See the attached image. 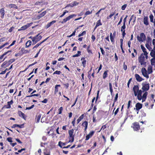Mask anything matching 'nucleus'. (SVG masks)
<instances>
[{
	"instance_id": "nucleus-40",
	"label": "nucleus",
	"mask_w": 155,
	"mask_h": 155,
	"mask_svg": "<svg viewBox=\"0 0 155 155\" xmlns=\"http://www.w3.org/2000/svg\"><path fill=\"white\" fill-rule=\"evenodd\" d=\"M109 87L110 91V92L111 94L112 95V94L113 90L112 89V84L110 83H109Z\"/></svg>"
},
{
	"instance_id": "nucleus-33",
	"label": "nucleus",
	"mask_w": 155,
	"mask_h": 155,
	"mask_svg": "<svg viewBox=\"0 0 155 155\" xmlns=\"http://www.w3.org/2000/svg\"><path fill=\"white\" fill-rule=\"evenodd\" d=\"M32 44V42L30 40L28 41L25 44V46L26 48H28Z\"/></svg>"
},
{
	"instance_id": "nucleus-38",
	"label": "nucleus",
	"mask_w": 155,
	"mask_h": 155,
	"mask_svg": "<svg viewBox=\"0 0 155 155\" xmlns=\"http://www.w3.org/2000/svg\"><path fill=\"white\" fill-rule=\"evenodd\" d=\"M1 13L2 15L1 17L2 18H3L5 15V10L4 8H2L1 9Z\"/></svg>"
},
{
	"instance_id": "nucleus-11",
	"label": "nucleus",
	"mask_w": 155,
	"mask_h": 155,
	"mask_svg": "<svg viewBox=\"0 0 155 155\" xmlns=\"http://www.w3.org/2000/svg\"><path fill=\"white\" fill-rule=\"evenodd\" d=\"M132 90L134 91V95L136 96L137 94V93L139 90V87L138 85H134L132 89Z\"/></svg>"
},
{
	"instance_id": "nucleus-48",
	"label": "nucleus",
	"mask_w": 155,
	"mask_h": 155,
	"mask_svg": "<svg viewBox=\"0 0 155 155\" xmlns=\"http://www.w3.org/2000/svg\"><path fill=\"white\" fill-rule=\"evenodd\" d=\"M118 93H117L116 94L115 96L114 101V102H116L117 101V98H118Z\"/></svg>"
},
{
	"instance_id": "nucleus-31",
	"label": "nucleus",
	"mask_w": 155,
	"mask_h": 155,
	"mask_svg": "<svg viewBox=\"0 0 155 155\" xmlns=\"http://www.w3.org/2000/svg\"><path fill=\"white\" fill-rule=\"evenodd\" d=\"M84 114L81 115L77 120V124H78L84 118Z\"/></svg>"
},
{
	"instance_id": "nucleus-2",
	"label": "nucleus",
	"mask_w": 155,
	"mask_h": 155,
	"mask_svg": "<svg viewBox=\"0 0 155 155\" xmlns=\"http://www.w3.org/2000/svg\"><path fill=\"white\" fill-rule=\"evenodd\" d=\"M68 133L69 135V141L70 142H73L74 140V137L75 135V133H74V129L69 130L68 131Z\"/></svg>"
},
{
	"instance_id": "nucleus-7",
	"label": "nucleus",
	"mask_w": 155,
	"mask_h": 155,
	"mask_svg": "<svg viewBox=\"0 0 155 155\" xmlns=\"http://www.w3.org/2000/svg\"><path fill=\"white\" fill-rule=\"evenodd\" d=\"M76 16V15L75 14L71 15L68 16L66 18L64 19L61 22V23L62 24H64L67 21L69 20L71 18H72L73 17L75 16Z\"/></svg>"
},
{
	"instance_id": "nucleus-13",
	"label": "nucleus",
	"mask_w": 155,
	"mask_h": 155,
	"mask_svg": "<svg viewBox=\"0 0 155 155\" xmlns=\"http://www.w3.org/2000/svg\"><path fill=\"white\" fill-rule=\"evenodd\" d=\"M12 51H6L5 52L4 54H3L0 57V63H1L2 61L4 60L6 58V57H5V58L3 59L4 56L6 54H7L8 53L10 52H11Z\"/></svg>"
},
{
	"instance_id": "nucleus-28",
	"label": "nucleus",
	"mask_w": 155,
	"mask_h": 155,
	"mask_svg": "<svg viewBox=\"0 0 155 155\" xmlns=\"http://www.w3.org/2000/svg\"><path fill=\"white\" fill-rule=\"evenodd\" d=\"M60 84H57L55 86L54 88V94H56L58 91V87H60Z\"/></svg>"
},
{
	"instance_id": "nucleus-64",
	"label": "nucleus",
	"mask_w": 155,
	"mask_h": 155,
	"mask_svg": "<svg viewBox=\"0 0 155 155\" xmlns=\"http://www.w3.org/2000/svg\"><path fill=\"white\" fill-rule=\"evenodd\" d=\"M72 3L73 5H74V6H76L79 4V3L77 2L76 1H74Z\"/></svg>"
},
{
	"instance_id": "nucleus-32",
	"label": "nucleus",
	"mask_w": 155,
	"mask_h": 155,
	"mask_svg": "<svg viewBox=\"0 0 155 155\" xmlns=\"http://www.w3.org/2000/svg\"><path fill=\"white\" fill-rule=\"evenodd\" d=\"M108 70H106L104 71V72L103 75V78L104 79H105V78H106L107 77L108 75Z\"/></svg>"
},
{
	"instance_id": "nucleus-12",
	"label": "nucleus",
	"mask_w": 155,
	"mask_h": 155,
	"mask_svg": "<svg viewBox=\"0 0 155 155\" xmlns=\"http://www.w3.org/2000/svg\"><path fill=\"white\" fill-rule=\"evenodd\" d=\"M18 114L20 117L23 118L25 120H26L27 116L22 111L20 110H18Z\"/></svg>"
},
{
	"instance_id": "nucleus-42",
	"label": "nucleus",
	"mask_w": 155,
	"mask_h": 155,
	"mask_svg": "<svg viewBox=\"0 0 155 155\" xmlns=\"http://www.w3.org/2000/svg\"><path fill=\"white\" fill-rule=\"evenodd\" d=\"M11 8H17V7L16 5L14 4H10L8 5Z\"/></svg>"
},
{
	"instance_id": "nucleus-62",
	"label": "nucleus",
	"mask_w": 155,
	"mask_h": 155,
	"mask_svg": "<svg viewBox=\"0 0 155 155\" xmlns=\"http://www.w3.org/2000/svg\"><path fill=\"white\" fill-rule=\"evenodd\" d=\"M100 49L101 50V53L102 54L104 55L105 54V51H104V50H103V48H102V47H100Z\"/></svg>"
},
{
	"instance_id": "nucleus-46",
	"label": "nucleus",
	"mask_w": 155,
	"mask_h": 155,
	"mask_svg": "<svg viewBox=\"0 0 155 155\" xmlns=\"http://www.w3.org/2000/svg\"><path fill=\"white\" fill-rule=\"evenodd\" d=\"M146 47L150 51L152 48L150 47V46L149 45L148 43H146L145 45Z\"/></svg>"
},
{
	"instance_id": "nucleus-15",
	"label": "nucleus",
	"mask_w": 155,
	"mask_h": 155,
	"mask_svg": "<svg viewBox=\"0 0 155 155\" xmlns=\"http://www.w3.org/2000/svg\"><path fill=\"white\" fill-rule=\"evenodd\" d=\"M148 19V18L147 16H144L143 19V22L144 24L146 26H147L149 24Z\"/></svg>"
},
{
	"instance_id": "nucleus-61",
	"label": "nucleus",
	"mask_w": 155,
	"mask_h": 155,
	"mask_svg": "<svg viewBox=\"0 0 155 155\" xmlns=\"http://www.w3.org/2000/svg\"><path fill=\"white\" fill-rule=\"evenodd\" d=\"M63 84L66 89L68 88L69 85L68 83H67L66 84Z\"/></svg>"
},
{
	"instance_id": "nucleus-1",
	"label": "nucleus",
	"mask_w": 155,
	"mask_h": 155,
	"mask_svg": "<svg viewBox=\"0 0 155 155\" xmlns=\"http://www.w3.org/2000/svg\"><path fill=\"white\" fill-rule=\"evenodd\" d=\"M140 47L143 53H142L138 58V61L141 65L145 67L146 66L147 62L145 61V59H148V53L146 51V49L144 46L141 45Z\"/></svg>"
},
{
	"instance_id": "nucleus-24",
	"label": "nucleus",
	"mask_w": 155,
	"mask_h": 155,
	"mask_svg": "<svg viewBox=\"0 0 155 155\" xmlns=\"http://www.w3.org/2000/svg\"><path fill=\"white\" fill-rule=\"evenodd\" d=\"M13 102L12 100H11L10 101H8L7 103V105H5V107L7 108H11V104H12Z\"/></svg>"
},
{
	"instance_id": "nucleus-35",
	"label": "nucleus",
	"mask_w": 155,
	"mask_h": 155,
	"mask_svg": "<svg viewBox=\"0 0 155 155\" xmlns=\"http://www.w3.org/2000/svg\"><path fill=\"white\" fill-rule=\"evenodd\" d=\"M110 39L111 42L113 43H114V38H115V37L113 36V35L111 33H110Z\"/></svg>"
},
{
	"instance_id": "nucleus-44",
	"label": "nucleus",
	"mask_w": 155,
	"mask_h": 155,
	"mask_svg": "<svg viewBox=\"0 0 155 155\" xmlns=\"http://www.w3.org/2000/svg\"><path fill=\"white\" fill-rule=\"evenodd\" d=\"M149 17L150 19V21L151 22H153L154 21L153 18L154 17L153 15L152 14H150V15Z\"/></svg>"
},
{
	"instance_id": "nucleus-52",
	"label": "nucleus",
	"mask_w": 155,
	"mask_h": 155,
	"mask_svg": "<svg viewBox=\"0 0 155 155\" xmlns=\"http://www.w3.org/2000/svg\"><path fill=\"white\" fill-rule=\"evenodd\" d=\"M127 6V4H125L122 5L121 7V9L123 10H124Z\"/></svg>"
},
{
	"instance_id": "nucleus-53",
	"label": "nucleus",
	"mask_w": 155,
	"mask_h": 155,
	"mask_svg": "<svg viewBox=\"0 0 155 155\" xmlns=\"http://www.w3.org/2000/svg\"><path fill=\"white\" fill-rule=\"evenodd\" d=\"M126 25H123V26L121 27V31H123V30H125V29L126 28Z\"/></svg>"
},
{
	"instance_id": "nucleus-8",
	"label": "nucleus",
	"mask_w": 155,
	"mask_h": 155,
	"mask_svg": "<svg viewBox=\"0 0 155 155\" xmlns=\"http://www.w3.org/2000/svg\"><path fill=\"white\" fill-rule=\"evenodd\" d=\"M134 130L135 131H137L140 129V126L139 124L137 122H134L132 126Z\"/></svg>"
},
{
	"instance_id": "nucleus-57",
	"label": "nucleus",
	"mask_w": 155,
	"mask_h": 155,
	"mask_svg": "<svg viewBox=\"0 0 155 155\" xmlns=\"http://www.w3.org/2000/svg\"><path fill=\"white\" fill-rule=\"evenodd\" d=\"M100 92V91L98 90L97 91V95L96 98V100H95V102H96L97 101L98 98H99V94Z\"/></svg>"
},
{
	"instance_id": "nucleus-60",
	"label": "nucleus",
	"mask_w": 155,
	"mask_h": 155,
	"mask_svg": "<svg viewBox=\"0 0 155 155\" xmlns=\"http://www.w3.org/2000/svg\"><path fill=\"white\" fill-rule=\"evenodd\" d=\"M22 53H21L20 52H19V53H18L15 54V56L16 57H18V56H21V55H22Z\"/></svg>"
},
{
	"instance_id": "nucleus-9",
	"label": "nucleus",
	"mask_w": 155,
	"mask_h": 155,
	"mask_svg": "<svg viewBox=\"0 0 155 155\" xmlns=\"http://www.w3.org/2000/svg\"><path fill=\"white\" fill-rule=\"evenodd\" d=\"M95 131L93 130L90 131L88 134L86 136V138L85 140L87 141L89 140L94 135Z\"/></svg>"
},
{
	"instance_id": "nucleus-63",
	"label": "nucleus",
	"mask_w": 155,
	"mask_h": 155,
	"mask_svg": "<svg viewBox=\"0 0 155 155\" xmlns=\"http://www.w3.org/2000/svg\"><path fill=\"white\" fill-rule=\"evenodd\" d=\"M122 38H124L125 35L126 34L125 32V30H123V31H122Z\"/></svg>"
},
{
	"instance_id": "nucleus-25",
	"label": "nucleus",
	"mask_w": 155,
	"mask_h": 155,
	"mask_svg": "<svg viewBox=\"0 0 155 155\" xmlns=\"http://www.w3.org/2000/svg\"><path fill=\"white\" fill-rule=\"evenodd\" d=\"M148 74H150L153 72L152 66L150 65H149L147 69Z\"/></svg>"
},
{
	"instance_id": "nucleus-58",
	"label": "nucleus",
	"mask_w": 155,
	"mask_h": 155,
	"mask_svg": "<svg viewBox=\"0 0 155 155\" xmlns=\"http://www.w3.org/2000/svg\"><path fill=\"white\" fill-rule=\"evenodd\" d=\"M152 41V38L150 37H147V42H151Z\"/></svg>"
},
{
	"instance_id": "nucleus-47",
	"label": "nucleus",
	"mask_w": 155,
	"mask_h": 155,
	"mask_svg": "<svg viewBox=\"0 0 155 155\" xmlns=\"http://www.w3.org/2000/svg\"><path fill=\"white\" fill-rule=\"evenodd\" d=\"M154 95L153 94H151V101H152V103H154L155 102V100L154 99Z\"/></svg>"
},
{
	"instance_id": "nucleus-27",
	"label": "nucleus",
	"mask_w": 155,
	"mask_h": 155,
	"mask_svg": "<svg viewBox=\"0 0 155 155\" xmlns=\"http://www.w3.org/2000/svg\"><path fill=\"white\" fill-rule=\"evenodd\" d=\"M151 66H154L155 70V58H151L150 60Z\"/></svg>"
},
{
	"instance_id": "nucleus-59",
	"label": "nucleus",
	"mask_w": 155,
	"mask_h": 155,
	"mask_svg": "<svg viewBox=\"0 0 155 155\" xmlns=\"http://www.w3.org/2000/svg\"><path fill=\"white\" fill-rule=\"evenodd\" d=\"M131 102V101L130 100L128 102L127 107L128 109H129L130 107H132V106H130Z\"/></svg>"
},
{
	"instance_id": "nucleus-41",
	"label": "nucleus",
	"mask_w": 155,
	"mask_h": 155,
	"mask_svg": "<svg viewBox=\"0 0 155 155\" xmlns=\"http://www.w3.org/2000/svg\"><path fill=\"white\" fill-rule=\"evenodd\" d=\"M63 110V108L62 107H61L58 109V114H62Z\"/></svg>"
},
{
	"instance_id": "nucleus-21",
	"label": "nucleus",
	"mask_w": 155,
	"mask_h": 155,
	"mask_svg": "<svg viewBox=\"0 0 155 155\" xmlns=\"http://www.w3.org/2000/svg\"><path fill=\"white\" fill-rule=\"evenodd\" d=\"M41 114H38L36 116L35 121L37 123L39 122L41 117Z\"/></svg>"
},
{
	"instance_id": "nucleus-39",
	"label": "nucleus",
	"mask_w": 155,
	"mask_h": 155,
	"mask_svg": "<svg viewBox=\"0 0 155 155\" xmlns=\"http://www.w3.org/2000/svg\"><path fill=\"white\" fill-rule=\"evenodd\" d=\"M34 65L35 64H34V63L29 64L28 66H27V68H26L24 70L20 71V73H21V72H23L25 71L28 69V68L29 67H30L31 66H32Z\"/></svg>"
},
{
	"instance_id": "nucleus-56",
	"label": "nucleus",
	"mask_w": 155,
	"mask_h": 155,
	"mask_svg": "<svg viewBox=\"0 0 155 155\" xmlns=\"http://www.w3.org/2000/svg\"><path fill=\"white\" fill-rule=\"evenodd\" d=\"M123 68L125 70H127V65H126L125 64V62H124V63H123Z\"/></svg>"
},
{
	"instance_id": "nucleus-55",
	"label": "nucleus",
	"mask_w": 155,
	"mask_h": 155,
	"mask_svg": "<svg viewBox=\"0 0 155 155\" xmlns=\"http://www.w3.org/2000/svg\"><path fill=\"white\" fill-rule=\"evenodd\" d=\"M92 11H87L85 13V16H86L87 15H89L92 14Z\"/></svg>"
},
{
	"instance_id": "nucleus-54",
	"label": "nucleus",
	"mask_w": 155,
	"mask_h": 155,
	"mask_svg": "<svg viewBox=\"0 0 155 155\" xmlns=\"http://www.w3.org/2000/svg\"><path fill=\"white\" fill-rule=\"evenodd\" d=\"M7 140L9 143H12V138L11 137H9L7 138Z\"/></svg>"
},
{
	"instance_id": "nucleus-16",
	"label": "nucleus",
	"mask_w": 155,
	"mask_h": 155,
	"mask_svg": "<svg viewBox=\"0 0 155 155\" xmlns=\"http://www.w3.org/2000/svg\"><path fill=\"white\" fill-rule=\"evenodd\" d=\"M88 123L87 121H85L82 124V126L84 127V132H86L87 128Z\"/></svg>"
},
{
	"instance_id": "nucleus-6",
	"label": "nucleus",
	"mask_w": 155,
	"mask_h": 155,
	"mask_svg": "<svg viewBox=\"0 0 155 155\" xmlns=\"http://www.w3.org/2000/svg\"><path fill=\"white\" fill-rule=\"evenodd\" d=\"M141 72L143 75L147 79L149 78V76L148 72H147V71L145 68H143L141 69Z\"/></svg>"
},
{
	"instance_id": "nucleus-10",
	"label": "nucleus",
	"mask_w": 155,
	"mask_h": 155,
	"mask_svg": "<svg viewBox=\"0 0 155 155\" xmlns=\"http://www.w3.org/2000/svg\"><path fill=\"white\" fill-rule=\"evenodd\" d=\"M32 24V22H31L30 23H28L27 25L21 27V29H18V31H20V30H25L30 26Z\"/></svg>"
},
{
	"instance_id": "nucleus-23",
	"label": "nucleus",
	"mask_w": 155,
	"mask_h": 155,
	"mask_svg": "<svg viewBox=\"0 0 155 155\" xmlns=\"http://www.w3.org/2000/svg\"><path fill=\"white\" fill-rule=\"evenodd\" d=\"M21 53H22V55L23 54H26L27 53H29L30 52L28 50H25L23 48H21Z\"/></svg>"
},
{
	"instance_id": "nucleus-20",
	"label": "nucleus",
	"mask_w": 155,
	"mask_h": 155,
	"mask_svg": "<svg viewBox=\"0 0 155 155\" xmlns=\"http://www.w3.org/2000/svg\"><path fill=\"white\" fill-rule=\"evenodd\" d=\"M145 92L143 94V96H141L142 102H143L145 101L147 99V96L148 94V93L147 91H144Z\"/></svg>"
},
{
	"instance_id": "nucleus-29",
	"label": "nucleus",
	"mask_w": 155,
	"mask_h": 155,
	"mask_svg": "<svg viewBox=\"0 0 155 155\" xmlns=\"http://www.w3.org/2000/svg\"><path fill=\"white\" fill-rule=\"evenodd\" d=\"M81 60L82 61V63L83 64V66L84 67H85V65L86 64V61L85 59V58H82L81 59Z\"/></svg>"
},
{
	"instance_id": "nucleus-4",
	"label": "nucleus",
	"mask_w": 155,
	"mask_h": 155,
	"mask_svg": "<svg viewBox=\"0 0 155 155\" xmlns=\"http://www.w3.org/2000/svg\"><path fill=\"white\" fill-rule=\"evenodd\" d=\"M142 89L143 92L147 91L149 90L150 88L149 83H147V82H146L142 83Z\"/></svg>"
},
{
	"instance_id": "nucleus-17",
	"label": "nucleus",
	"mask_w": 155,
	"mask_h": 155,
	"mask_svg": "<svg viewBox=\"0 0 155 155\" xmlns=\"http://www.w3.org/2000/svg\"><path fill=\"white\" fill-rule=\"evenodd\" d=\"M143 92V91L140 90H139L137 93V99L139 101H140L142 99L141 96Z\"/></svg>"
},
{
	"instance_id": "nucleus-26",
	"label": "nucleus",
	"mask_w": 155,
	"mask_h": 155,
	"mask_svg": "<svg viewBox=\"0 0 155 155\" xmlns=\"http://www.w3.org/2000/svg\"><path fill=\"white\" fill-rule=\"evenodd\" d=\"M9 66L7 62V61H4L1 65L2 67L6 68Z\"/></svg>"
},
{
	"instance_id": "nucleus-19",
	"label": "nucleus",
	"mask_w": 155,
	"mask_h": 155,
	"mask_svg": "<svg viewBox=\"0 0 155 155\" xmlns=\"http://www.w3.org/2000/svg\"><path fill=\"white\" fill-rule=\"evenodd\" d=\"M16 127H18L20 128H23L24 127V124H23L20 125L14 124L12 127V128H15Z\"/></svg>"
},
{
	"instance_id": "nucleus-34",
	"label": "nucleus",
	"mask_w": 155,
	"mask_h": 155,
	"mask_svg": "<svg viewBox=\"0 0 155 155\" xmlns=\"http://www.w3.org/2000/svg\"><path fill=\"white\" fill-rule=\"evenodd\" d=\"M150 54L153 58H155V51L153 50H151Z\"/></svg>"
},
{
	"instance_id": "nucleus-30",
	"label": "nucleus",
	"mask_w": 155,
	"mask_h": 155,
	"mask_svg": "<svg viewBox=\"0 0 155 155\" xmlns=\"http://www.w3.org/2000/svg\"><path fill=\"white\" fill-rule=\"evenodd\" d=\"M46 11H45L42 12L41 14H39L38 16V19L40 18L41 17L44 16L46 14Z\"/></svg>"
},
{
	"instance_id": "nucleus-22",
	"label": "nucleus",
	"mask_w": 155,
	"mask_h": 155,
	"mask_svg": "<svg viewBox=\"0 0 155 155\" xmlns=\"http://www.w3.org/2000/svg\"><path fill=\"white\" fill-rule=\"evenodd\" d=\"M56 22V21L54 20V21H51V22L48 23L46 26V28H48L50 27L51 26V25H52L53 24H54V23H55Z\"/></svg>"
},
{
	"instance_id": "nucleus-14",
	"label": "nucleus",
	"mask_w": 155,
	"mask_h": 155,
	"mask_svg": "<svg viewBox=\"0 0 155 155\" xmlns=\"http://www.w3.org/2000/svg\"><path fill=\"white\" fill-rule=\"evenodd\" d=\"M136 80L138 82H141L144 80V79L141 77L138 74H135Z\"/></svg>"
},
{
	"instance_id": "nucleus-18",
	"label": "nucleus",
	"mask_w": 155,
	"mask_h": 155,
	"mask_svg": "<svg viewBox=\"0 0 155 155\" xmlns=\"http://www.w3.org/2000/svg\"><path fill=\"white\" fill-rule=\"evenodd\" d=\"M136 110L139 111V110L142 107V104L140 103H137L135 105Z\"/></svg>"
},
{
	"instance_id": "nucleus-3",
	"label": "nucleus",
	"mask_w": 155,
	"mask_h": 155,
	"mask_svg": "<svg viewBox=\"0 0 155 155\" xmlns=\"http://www.w3.org/2000/svg\"><path fill=\"white\" fill-rule=\"evenodd\" d=\"M39 35L40 33H39L35 36L33 37L32 38L33 45L35 44L41 39L42 37L41 35Z\"/></svg>"
},
{
	"instance_id": "nucleus-50",
	"label": "nucleus",
	"mask_w": 155,
	"mask_h": 155,
	"mask_svg": "<svg viewBox=\"0 0 155 155\" xmlns=\"http://www.w3.org/2000/svg\"><path fill=\"white\" fill-rule=\"evenodd\" d=\"M102 24L101 22V20L100 19L98 20L96 23V25L98 26L100 25H102Z\"/></svg>"
},
{
	"instance_id": "nucleus-49",
	"label": "nucleus",
	"mask_w": 155,
	"mask_h": 155,
	"mask_svg": "<svg viewBox=\"0 0 155 155\" xmlns=\"http://www.w3.org/2000/svg\"><path fill=\"white\" fill-rule=\"evenodd\" d=\"M86 34V31H84L82 32L80 34H79L78 35V37H80L81 36H82Z\"/></svg>"
},
{
	"instance_id": "nucleus-5",
	"label": "nucleus",
	"mask_w": 155,
	"mask_h": 155,
	"mask_svg": "<svg viewBox=\"0 0 155 155\" xmlns=\"http://www.w3.org/2000/svg\"><path fill=\"white\" fill-rule=\"evenodd\" d=\"M140 36L137 35V40L139 42H143L145 41L146 37V36L143 33H141L140 34Z\"/></svg>"
},
{
	"instance_id": "nucleus-43",
	"label": "nucleus",
	"mask_w": 155,
	"mask_h": 155,
	"mask_svg": "<svg viewBox=\"0 0 155 155\" xmlns=\"http://www.w3.org/2000/svg\"><path fill=\"white\" fill-rule=\"evenodd\" d=\"M61 73V71H56L53 73V74L54 75L56 74L58 75H60Z\"/></svg>"
},
{
	"instance_id": "nucleus-37",
	"label": "nucleus",
	"mask_w": 155,
	"mask_h": 155,
	"mask_svg": "<svg viewBox=\"0 0 155 155\" xmlns=\"http://www.w3.org/2000/svg\"><path fill=\"white\" fill-rule=\"evenodd\" d=\"M66 143H64L61 142V141H60L58 142V145L61 148H62L63 146L65 145H66Z\"/></svg>"
},
{
	"instance_id": "nucleus-36",
	"label": "nucleus",
	"mask_w": 155,
	"mask_h": 155,
	"mask_svg": "<svg viewBox=\"0 0 155 155\" xmlns=\"http://www.w3.org/2000/svg\"><path fill=\"white\" fill-rule=\"evenodd\" d=\"M90 47V45H89L87 47V50L89 54L90 55H91L93 54V53L91 50L89 49Z\"/></svg>"
},
{
	"instance_id": "nucleus-51",
	"label": "nucleus",
	"mask_w": 155,
	"mask_h": 155,
	"mask_svg": "<svg viewBox=\"0 0 155 155\" xmlns=\"http://www.w3.org/2000/svg\"><path fill=\"white\" fill-rule=\"evenodd\" d=\"M106 8V7H104V8H101L97 13H96V15H98L100 13V12L101 11V10H105V9Z\"/></svg>"
},
{
	"instance_id": "nucleus-45",
	"label": "nucleus",
	"mask_w": 155,
	"mask_h": 155,
	"mask_svg": "<svg viewBox=\"0 0 155 155\" xmlns=\"http://www.w3.org/2000/svg\"><path fill=\"white\" fill-rule=\"evenodd\" d=\"M115 13V11L113 13L110 14V15L108 16L107 17V19H110V18H111V17L112 16H113L114 15Z\"/></svg>"
}]
</instances>
